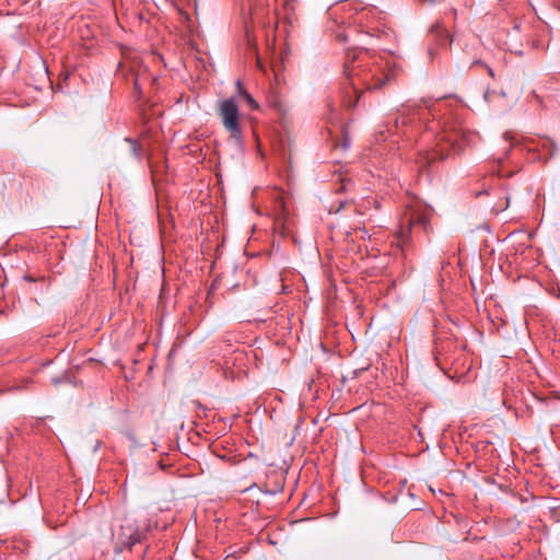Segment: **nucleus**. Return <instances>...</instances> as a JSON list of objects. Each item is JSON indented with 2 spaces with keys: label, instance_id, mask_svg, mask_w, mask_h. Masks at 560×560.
<instances>
[{
  "label": "nucleus",
  "instance_id": "1",
  "mask_svg": "<svg viewBox=\"0 0 560 560\" xmlns=\"http://www.w3.org/2000/svg\"><path fill=\"white\" fill-rule=\"evenodd\" d=\"M218 115L230 139L233 140L237 147H242L243 131L236 97L231 96L220 101L218 103Z\"/></svg>",
  "mask_w": 560,
  "mask_h": 560
},
{
  "label": "nucleus",
  "instance_id": "2",
  "mask_svg": "<svg viewBox=\"0 0 560 560\" xmlns=\"http://www.w3.org/2000/svg\"><path fill=\"white\" fill-rule=\"evenodd\" d=\"M416 117H420V113L417 109L402 108L398 110V115L395 118L394 125L396 129L400 127H407L410 125Z\"/></svg>",
  "mask_w": 560,
  "mask_h": 560
},
{
  "label": "nucleus",
  "instance_id": "3",
  "mask_svg": "<svg viewBox=\"0 0 560 560\" xmlns=\"http://www.w3.org/2000/svg\"><path fill=\"white\" fill-rule=\"evenodd\" d=\"M408 232L413 228H421L424 232L428 231L429 221L425 215L412 212L410 215L404 219Z\"/></svg>",
  "mask_w": 560,
  "mask_h": 560
},
{
  "label": "nucleus",
  "instance_id": "4",
  "mask_svg": "<svg viewBox=\"0 0 560 560\" xmlns=\"http://www.w3.org/2000/svg\"><path fill=\"white\" fill-rule=\"evenodd\" d=\"M144 537V534L140 530H135L133 533H131L128 537V539L126 541H124V544L126 546H128L129 548H131L132 546H135L136 544L140 542Z\"/></svg>",
  "mask_w": 560,
  "mask_h": 560
},
{
  "label": "nucleus",
  "instance_id": "5",
  "mask_svg": "<svg viewBox=\"0 0 560 560\" xmlns=\"http://www.w3.org/2000/svg\"><path fill=\"white\" fill-rule=\"evenodd\" d=\"M351 85H352V90L353 92L355 93V98L354 100H351L350 97L345 100V105L348 107V108H354L357 105H358V102L362 95V91H359L354 85L353 83L351 82Z\"/></svg>",
  "mask_w": 560,
  "mask_h": 560
},
{
  "label": "nucleus",
  "instance_id": "6",
  "mask_svg": "<svg viewBox=\"0 0 560 560\" xmlns=\"http://www.w3.org/2000/svg\"><path fill=\"white\" fill-rule=\"evenodd\" d=\"M126 141L129 143L130 151H131L132 155L137 159H140L141 152H140V147L138 145L137 141L133 139H129V138H126Z\"/></svg>",
  "mask_w": 560,
  "mask_h": 560
},
{
  "label": "nucleus",
  "instance_id": "7",
  "mask_svg": "<svg viewBox=\"0 0 560 560\" xmlns=\"http://www.w3.org/2000/svg\"><path fill=\"white\" fill-rule=\"evenodd\" d=\"M252 109H257L259 107L258 103L254 100L252 94H249L247 91L243 92V95L241 96Z\"/></svg>",
  "mask_w": 560,
  "mask_h": 560
},
{
  "label": "nucleus",
  "instance_id": "8",
  "mask_svg": "<svg viewBox=\"0 0 560 560\" xmlns=\"http://www.w3.org/2000/svg\"><path fill=\"white\" fill-rule=\"evenodd\" d=\"M392 75L390 74H384L382 78L377 79L376 82L370 86V89L376 90L383 88L387 82H389Z\"/></svg>",
  "mask_w": 560,
  "mask_h": 560
},
{
  "label": "nucleus",
  "instance_id": "9",
  "mask_svg": "<svg viewBox=\"0 0 560 560\" xmlns=\"http://www.w3.org/2000/svg\"><path fill=\"white\" fill-rule=\"evenodd\" d=\"M51 382L55 384V385H59V384H62V383H67L68 382V373L65 372L61 376L59 377H52L51 378Z\"/></svg>",
  "mask_w": 560,
  "mask_h": 560
},
{
  "label": "nucleus",
  "instance_id": "10",
  "mask_svg": "<svg viewBox=\"0 0 560 560\" xmlns=\"http://www.w3.org/2000/svg\"><path fill=\"white\" fill-rule=\"evenodd\" d=\"M235 85H236L237 95L241 97L243 95V92H246L247 90L244 88L241 80H237Z\"/></svg>",
  "mask_w": 560,
  "mask_h": 560
},
{
  "label": "nucleus",
  "instance_id": "11",
  "mask_svg": "<svg viewBox=\"0 0 560 560\" xmlns=\"http://www.w3.org/2000/svg\"><path fill=\"white\" fill-rule=\"evenodd\" d=\"M448 154H450L448 152L444 153L443 150L436 151L433 153L432 159L439 158V159L443 160V159H446L448 156Z\"/></svg>",
  "mask_w": 560,
  "mask_h": 560
},
{
  "label": "nucleus",
  "instance_id": "12",
  "mask_svg": "<svg viewBox=\"0 0 560 560\" xmlns=\"http://www.w3.org/2000/svg\"><path fill=\"white\" fill-rule=\"evenodd\" d=\"M345 74L348 77V78H351V71H350V68H349V63L347 62L345 65Z\"/></svg>",
  "mask_w": 560,
  "mask_h": 560
},
{
  "label": "nucleus",
  "instance_id": "13",
  "mask_svg": "<svg viewBox=\"0 0 560 560\" xmlns=\"http://www.w3.org/2000/svg\"><path fill=\"white\" fill-rule=\"evenodd\" d=\"M90 495H91L90 493H88L85 497H84V495H82V494H80V495L78 497V501H84V502H85Z\"/></svg>",
  "mask_w": 560,
  "mask_h": 560
},
{
  "label": "nucleus",
  "instance_id": "14",
  "mask_svg": "<svg viewBox=\"0 0 560 560\" xmlns=\"http://www.w3.org/2000/svg\"><path fill=\"white\" fill-rule=\"evenodd\" d=\"M483 66L487 68L488 73L493 78V77H494V72H493L492 68H490V67H489V66H487V65H483Z\"/></svg>",
  "mask_w": 560,
  "mask_h": 560
},
{
  "label": "nucleus",
  "instance_id": "15",
  "mask_svg": "<svg viewBox=\"0 0 560 560\" xmlns=\"http://www.w3.org/2000/svg\"><path fill=\"white\" fill-rule=\"evenodd\" d=\"M444 139L447 140L448 142H452V145H454V140L452 139V137L445 136V137H443V140Z\"/></svg>",
  "mask_w": 560,
  "mask_h": 560
},
{
  "label": "nucleus",
  "instance_id": "16",
  "mask_svg": "<svg viewBox=\"0 0 560 560\" xmlns=\"http://www.w3.org/2000/svg\"><path fill=\"white\" fill-rule=\"evenodd\" d=\"M280 489L278 490H273V491H269V490H264L265 493H268V494H276L277 492H279Z\"/></svg>",
  "mask_w": 560,
  "mask_h": 560
},
{
  "label": "nucleus",
  "instance_id": "17",
  "mask_svg": "<svg viewBox=\"0 0 560 560\" xmlns=\"http://www.w3.org/2000/svg\"><path fill=\"white\" fill-rule=\"evenodd\" d=\"M475 65H483V63L481 62V60L476 59L472 61L471 66H475Z\"/></svg>",
  "mask_w": 560,
  "mask_h": 560
},
{
  "label": "nucleus",
  "instance_id": "18",
  "mask_svg": "<svg viewBox=\"0 0 560 560\" xmlns=\"http://www.w3.org/2000/svg\"><path fill=\"white\" fill-rule=\"evenodd\" d=\"M361 232H362V234H363V235H362L363 237L368 235V231H366L364 228H362V229H361Z\"/></svg>",
  "mask_w": 560,
  "mask_h": 560
},
{
  "label": "nucleus",
  "instance_id": "19",
  "mask_svg": "<svg viewBox=\"0 0 560 560\" xmlns=\"http://www.w3.org/2000/svg\"><path fill=\"white\" fill-rule=\"evenodd\" d=\"M348 59H351V60L353 61V60L355 59V56H354V55H353V56H351V54H350V52H348Z\"/></svg>",
  "mask_w": 560,
  "mask_h": 560
},
{
  "label": "nucleus",
  "instance_id": "20",
  "mask_svg": "<svg viewBox=\"0 0 560 560\" xmlns=\"http://www.w3.org/2000/svg\"><path fill=\"white\" fill-rule=\"evenodd\" d=\"M72 386H77V382L72 378L71 381Z\"/></svg>",
  "mask_w": 560,
  "mask_h": 560
},
{
  "label": "nucleus",
  "instance_id": "21",
  "mask_svg": "<svg viewBox=\"0 0 560 560\" xmlns=\"http://www.w3.org/2000/svg\"><path fill=\"white\" fill-rule=\"evenodd\" d=\"M67 78H68V72H65V78H63V80H67Z\"/></svg>",
  "mask_w": 560,
  "mask_h": 560
},
{
  "label": "nucleus",
  "instance_id": "22",
  "mask_svg": "<svg viewBox=\"0 0 560 560\" xmlns=\"http://www.w3.org/2000/svg\"><path fill=\"white\" fill-rule=\"evenodd\" d=\"M400 235H401L402 237H406L405 232H402V231L400 232Z\"/></svg>",
  "mask_w": 560,
  "mask_h": 560
}]
</instances>
